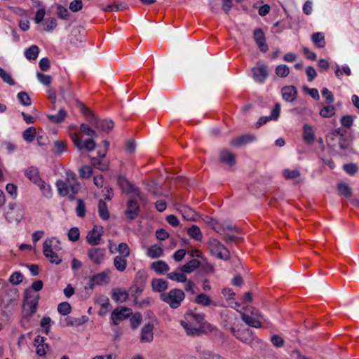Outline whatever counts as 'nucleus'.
<instances>
[{
    "mask_svg": "<svg viewBox=\"0 0 359 359\" xmlns=\"http://www.w3.org/2000/svg\"><path fill=\"white\" fill-rule=\"evenodd\" d=\"M66 175L67 178L65 181L58 180L56 182V187L60 196H67L69 201H74L81 189V184L74 172L69 170L66 172Z\"/></svg>",
    "mask_w": 359,
    "mask_h": 359,
    "instance_id": "obj_1",
    "label": "nucleus"
},
{
    "mask_svg": "<svg viewBox=\"0 0 359 359\" xmlns=\"http://www.w3.org/2000/svg\"><path fill=\"white\" fill-rule=\"evenodd\" d=\"M205 323L204 315L189 311L184 315V320L180 324L188 335L198 336L202 332Z\"/></svg>",
    "mask_w": 359,
    "mask_h": 359,
    "instance_id": "obj_2",
    "label": "nucleus"
},
{
    "mask_svg": "<svg viewBox=\"0 0 359 359\" xmlns=\"http://www.w3.org/2000/svg\"><path fill=\"white\" fill-rule=\"evenodd\" d=\"M79 107L86 119L96 128L105 133H109L114 127V122L111 120H100L95 114L83 103H79Z\"/></svg>",
    "mask_w": 359,
    "mask_h": 359,
    "instance_id": "obj_3",
    "label": "nucleus"
},
{
    "mask_svg": "<svg viewBox=\"0 0 359 359\" xmlns=\"http://www.w3.org/2000/svg\"><path fill=\"white\" fill-rule=\"evenodd\" d=\"M61 249L60 241L55 238H47L43 243V253L52 264H60L62 262V259L57 254V251Z\"/></svg>",
    "mask_w": 359,
    "mask_h": 359,
    "instance_id": "obj_4",
    "label": "nucleus"
},
{
    "mask_svg": "<svg viewBox=\"0 0 359 359\" xmlns=\"http://www.w3.org/2000/svg\"><path fill=\"white\" fill-rule=\"evenodd\" d=\"M185 298L184 292L180 289H172L167 293H161L160 299L172 309H178Z\"/></svg>",
    "mask_w": 359,
    "mask_h": 359,
    "instance_id": "obj_5",
    "label": "nucleus"
},
{
    "mask_svg": "<svg viewBox=\"0 0 359 359\" xmlns=\"http://www.w3.org/2000/svg\"><path fill=\"white\" fill-rule=\"evenodd\" d=\"M25 175L33 183L37 185L43 191V194L46 197H50L51 195V189L50 186L41 180L39 175V169L34 166H30L25 171Z\"/></svg>",
    "mask_w": 359,
    "mask_h": 359,
    "instance_id": "obj_6",
    "label": "nucleus"
},
{
    "mask_svg": "<svg viewBox=\"0 0 359 359\" xmlns=\"http://www.w3.org/2000/svg\"><path fill=\"white\" fill-rule=\"evenodd\" d=\"M208 245L211 254L217 258L225 261L230 259L229 250L217 239L210 238Z\"/></svg>",
    "mask_w": 359,
    "mask_h": 359,
    "instance_id": "obj_7",
    "label": "nucleus"
},
{
    "mask_svg": "<svg viewBox=\"0 0 359 359\" xmlns=\"http://www.w3.org/2000/svg\"><path fill=\"white\" fill-rule=\"evenodd\" d=\"M39 295L32 293V290H27L25 292L24 306L29 308V317H31L37 310Z\"/></svg>",
    "mask_w": 359,
    "mask_h": 359,
    "instance_id": "obj_8",
    "label": "nucleus"
},
{
    "mask_svg": "<svg viewBox=\"0 0 359 359\" xmlns=\"http://www.w3.org/2000/svg\"><path fill=\"white\" fill-rule=\"evenodd\" d=\"M39 295L32 293V290H27L25 292L24 306L29 308V317H31L37 310Z\"/></svg>",
    "mask_w": 359,
    "mask_h": 359,
    "instance_id": "obj_9",
    "label": "nucleus"
},
{
    "mask_svg": "<svg viewBox=\"0 0 359 359\" xmlns=\"http://www.w3.org/2000/svg\"><path fill=\"white\" fill-rule=\"evenodd\" d=\"M72 139L74 146L79 149L81 150L86 149L88 151H92L95 149L96 143L93 138L86 140L83 144L81 143V137L79 134L74 133L72 135Z\"/></svg>",
    "mask_w": 359,
    "mask_h": 359,
    "instance_id": "obj_10",
    "label": "nucleus"
},
{
    "mask_svg": "<svg viewBox=\"0 0 359 359\" xmlns=\"http://www.w3.org/2000/svg\"><path fill=\"white\" fill-rule=\"evenodd\" d=\"M87 255L95 264L100 265L104 259L106 249L93 247L88 250Z\"/></svg>",
    "mask_w": 359,
    "mask_h": 359,
    "instance_id": "obj_11",
    "label": "nucleus"
},
{
    "mask_svg": "<svg viewBox=\"0 0 359 359\" xmlns=\"http://www.w3.org/2000/svg\"><path fill=\"white\" fill-rule=\"evenodd\" d=\"M242 320L249 326L259 328L262 327V323L259 318H262L258 311L255 310L252 312V315L245 313H241Z\"/></svg>",
    "mask_w": 359,
    "mask_h": 359,
    "instance_id": "obj_12",
    "label": "nucleus"
},
{
    "mask_svg": "<svg viewBox=\"0 0 359 359\" xmlns=\"http://www.w3.org/2000/svg\"><path fill=\"white\" fill-rule=\"evenodd\" d=\"M252 74L256 81L263 83L269 75L268 67L264 63L258 62L252 69Z\"/></svg>",
    "mask_w": 359,
    "mask_h": 359,
    "instance_id": "obj_13",
    "label": "nucleus"
},
{
    "mask_svg": "<svg viewBox=\"0 0 359 359\" xmlns=\"http://www.w3.org/2000/svg\"><path fill=\"white\" fill-rule=\"evenodd\" d=\"M132 314L130 309L127 307L116 308L114 309L111 315L113 323L118 325V323L123 320L129 318Z\"/></svg>",
    "mask_w": 359,
    "mask_h": 359,
    "instance_id": "obj_14",
    "label": "nucleus"
},
{
    "mask_svg": "<svg viewBox=\"0 0 359 359\" xmlns=\"http://www.w3.org/2000/svg\"><path fill=\"white\" fill-rule=\"evenodd\" d=\"M103 228L101 226H95L90 230L86 236V241L91 245H97L100 243Z\"/></svg>",
    "mask_w": 359,
    "mask_h": 359,
    "instance_id": "obj_15",
    "label": "nucleus"
},
{
    "mask_svg": "<svg viewBox=\"0 0 359 359\" xmlns=\"http://www.w3.org/2000/svg\"><path fill=\"white\" fill-rule=\"evenodd\" d=\"M253 38L261 52L266 53L268 51L269 46L266 43L265 34L261 28H257L254 30Z\"/></svg>",
    "mask_w": 359,
    "mask_h": 359,
    "instance_id": "obj_16",
    "label": "nucleus"
},
{
    "mask_svg": "<svg viewBox=\"0 0 359 359\" xmlns=\"http://www.w3.org/2000/svg\"><path fill=\"white\" fill-rule=\"evenodd\" d=\"M256 139V136L253 134H245L233 138L230 141V144L236 147H241L255 141Z\"/></svg>",
    "mask_w": 359,
    "mask_h": 359,
    "instance_id": "obj_17",
    "label": "nucleus"
},
{
    "mask_svg": "<svg viewBox=\"0 0 359 359\" xmlns=\"http://www.w3.org/2000/svg\"><path fill=\"white\" fill-rule=\"evenodd\" d=\"M117 184L123 191L133 193L137 196L140 197V191L139 189L133 186L126 177L118 176L117 178Z\"/></svg>",
    "mask_w": 359,
    "mask_h": 359,
    "instance_id": "obj_18",
    "label": "nucleus"
},
{
    "mask_svg": "<svg viewBox=\"0 0 359 359\" xmlns=\"http://www.w3.org/2000/svg\"><path fill=\"white\" fill-rule=\"evenodd\" d=\"M140 211L137 202L134 199H129L127 202V207L125 214L126 217L130 219H135L139 215Z\"/></svg>",
    "mask_w": 359,
    "mask_h": 359,
    "instance_id": "obj_19",
    "label": "nucleus"
},
{
    "mask_svg": "<svg viewBox=\"0 0 359 359\" xmlns=\"http://www.w3.org/2000/svg\"><path fill=\"white\" fill-rule=\"evenodd\" d=\"M281 94L285 101L292 102L297 97V90L294 86H286L282 88Z\"/></svg>",
    "mask_w": 359,
    "mask_h": 359,
    "instance_id": "obj_20",
    "label": "nucleus"
},
{
    "mask_svg": "<svg viewBox=\"0 0 359 359\" xmlns=\"http://www.w3.org/2000/svg\"><path fill=\"white\" fill-rule=\"evenodd\" d=\"M154 326L151 323H147L145 325L142 330L140 334V341L141 342H151L154 339Z\"/></svg>",
    "mask_w": 359,
    "mask_h": 359,
    "instance_id": "obj_21",
    "label": "nucleus"
},
{
    "mask_svg": "<svg viewBox=\"0 0 359 359\" xmlns=\"http://www.w3.org/2000/svg\"><path fill=\"white\" fill-rule=\"evenodd\" d=\"M236 338L248 344H251L254 340L252 332L249 328L239 329Z\"/></svg>",
    "mask_w": 359,
    "mask_h": 359,
    "instance_id": "obj_22",
    "label": "nucleus"
},
{
    "mask_svg": "<svg viewBox=\"0 0 359 359\" xmlns=\"http://www.w3.org/2000/svg\"><path fill=\"white\" fill-rule=\"evenodd\" d=\"M111 298L116 303H123L127 302L129 297V294L121 288L112 289Z\"/></svg>",
    "mask_w": 359,
    "mask_h": 359,
    "instance_id": "obj_23",
    "label": "nucleus"
},
{
    "mask_svg": "<svg viewBox=\"0 0 359 359\" xmlns=\"http://www.w3.org/2000/svg\"><path fill=\"white\" fill-rule=\"evenodd\" d=\"M151 285L154 292L161 294L168 287V282L162 278H153Z\"/></svg>",
    "mask_w": 359,
    "mask_h": 359,
    "instance_id": "obj_24",
    "label": "nucleus"
},
{
    "mask_svg": "<svg viewBox=\"0 0 359 359\" xmlns=\"http://www.w3.org/2000/svg\"><path fill=\"white\" fill-rule=\"evenodd\" d=\"M219 158L221 162L227 164L230 167L236 163L235 155L227 149L222 150L220 152Z\"/></svg>",
    "mask_w": 359,
    "mask_h": 359,
    "instance_id": "obj_25",
    "label": "nucleus"
},
{
    "mask_svg": "<svg viewBox=\"0 0 359 359\" xmlns=\"http://www.w3.org/2000/svg\"><path fill=\"white\" fill-rule=\"evenodd\" d=\"M180 213L184 219L188 221H196L199 215L189 207L184 206L180 210Z\"/></svg>",
    "mask_w": 359,
    "mask_h": 359,
    "instance_id": "obj_26",
    "label": "nucleus"
},
{
    "mask_svg": "<svg viewBox=\"0 0 359 359\" xmlns=\"http://www.w3.org/2000/svg\"><path fill=\"white\" fill-rule=\"evenodd\" d=\"M303 139L304 142L311 144L314 142L315 135L313 128L309 125H304L303 127Z\"/></svg>",
    "mask_w": 359,
    "mask_h": 359,
    "instance_id": "obj_27",
    "label": "nucleus"
},
{
    "mask_svg": "<svg viewBox=\"0 0 359 359\" xmlns=\"http://www.w3.org/2000/svg\"><path fill=\"white\" fill-rule=\"evenodd\" d=\"M67 116V111L65 109H60L57 114L47 115V118L51 123L58 124L62 123Z\"/></svg>",
    "mask_w": 359,
    "mask_h": 359,
    "instance_id": "obj_28",
    "label": "nucleus"
},
{
    "mask_svg": "<svg viewBox=\"0 0 359 359\" xmlns=\"http://www.w3.org/2000/svg\"><path fill=\"white\" fill-rule=\"evenodd\" d=\"M201 265L200 261L196 259L190 260L188 263L181 266L180 270L183 273H191Z\"/></svg>",
    "mask_w": 359,
    "mask_h": 359,
    "instance_id": "obj_29",
    "label": "nucleus"
},
{
    "mask_svg": "<svg viewBox=\"0 0 359 359\" xmlns=\"http://www.w3.org/2000/svg\"><path fill=\"white\" fill-rule=\"evenodd\" d=\"M343 137H344L343 130H341V128H337L330 133V135L327 136V142L330 147H335V144L332 142Z\"/></svg>",
    "mask_w": 359,
    "mask_h": 359,
    "instance_id": "obj_30",
    "label": "nucleus"
},
{
    "mask_svg": "<svg viewBox=\"0 0 359 359\" xmlns=\"http://www.w3.org/2000/svg\"><path fill=\"white\" fill-rule=\"evenodd\" d=\"M147 279V276L146 273L144 271H139L135 274L132 285L144 287Z\"/></svg>",
    "mask_w": 359,
    "mask_h": 359,
    "instance_id": "obj_31",
    "label": "nucleus"
},
{
    "mask_svg": "<svg viewBox=\"0 0 359 359\" xmlns=\"http://www.w3.org/2000/svg\"><path fill=\"white\" fill-rule=\"evenodd\" d=\"M98 213L100 217L103 220H107L109 218L107 203L102 199H100L98 201Z\"/></svg>",
    "mask_w": 359,
    "mask_h": 359,
    "instance_id": "obj_32",
    "label": "nucleus"
},
{
    "mask_svg": "<svg viewBox=\"0 0 359 359\" xmlns=\"http://www.w3.org/2000/svg\"><path fill=\"white\" fill-rule=\"evenodd\" d=\"M114 266L115 269L121 272L126 270L127 266V260L124 257L116 256L114 258Z\"/></svg>",
    "mask_w": 359,
    "mask_h": 359,
    "instance_id": "obj_33",
    "label": "nucleus"
},
{
    "mask_svg": "<svg viewBox=\"0 0 359 359\" xmlns=\"http://www.w3.org/2000/svg\"><path fill=\"white\" fill-rule=\"evenodd\" d=\"M311 40L318 48H324L325 46V35L322 32H316L312 34Z\"/></svg>",
    "mask_w": 359,
    "mask_h": 359,
    "instance_id": "obj_34",
    "label": "nucleus"
},
{
    "mask_svg": "<svg viewBox=\"0 0 359 359\" xmlns=\"http://www.w3.org/2000/svg\"><path fill=\"white\" fill-rule=\"evenodd\" d=\"M39 53V48L36 45L31 46L25 51V55L29 60H35L38 57Z\"/></svg>",
    "mask_w": 359,
    "mask_h": 359,
    "instance_id": "obj_35",
    "label": "nucleus"
},
{
    "mask_svg": "<svg viewBox=\"0 0 359 359\" xmlns=\"http://www.w3.org/2000/svg\"><path fill=\"white\" fill-rule=\"evenodd\" d=\"M93 280H95L96 285L108 283L109 282V272L103 271L93 276Z\"/></svg>",
    "mask_w": 359,
    "mask_h": 359,
    "instance_id": "obj_36",
    "label": "nucleus"
},
{
    "mask_svg": "<svg viewBox=\"0 0 359 359\" xmlns=\"http://www.w3.org/2000/svg\"><path fill=\"white\" fill-rule=\"evenodd\" d=\"M189 236L196 241H201L203 238L200 228L196 225H192L187 231Z\"/></svg>",
    "mask_w": 359,
    "mask_h": 359,
    "instance_id": "obj_37",
    "label": "nucleus"
},
{
    "mask_svg": "<svg viewBox=\"0 0 359 359\" xmlns=\"http://www.w3.org/2000/svg\"><path fill=\"white\" fill-rule=\"evenodd\" d=\"M151 269L158 273H163L169 271V266L163 261H158L151 264Z\"/></svg>",
    "mask_w": 359,
    "mask_h": 359,
    "instance_id": "obj_38",
    "label": "nucleus"
},
{
    "mask_svg": "<svg viewBox=\"0 0 359 359\" xmlns=\"http://www.w3.org/2000/svg\"><path fill=\"white\" fill-rule=\"evenodd\" d=\"M163 250L157 245H151L149 248L147 255L149 257L154 259L161 257L163 255Z\"/></svg>",
    "mask_w": 359,
    "mask_h": 359,
    "instance_id": "obj_39",
    "label": "nucleus"
},
{
    "mask_svg": "<svg viewBox=\"0 0 359 359\" xmlns=\"http://www.w3.org/2000/svg\"><path fill=\"white\" fill-rule=\"evenodd\" d=\"M195 302L203 306H208L212 303L210 297L203 293L199 294L196 296Z\"/></svg>",
    "mask_w": 359,
    "mask_h": 359,
    "instance_id": "obj_40",
    "label": "nucleus"
},
{
    "mask_svg": "<svg viewBox=\"0 0 359 359\" xmlns=\"http://www.w3.org/2000/svg\"><path fill=\"white\" fill-rule=\"evenodd\" d=\"M167 277L172 280H175L179 283H184L187 281V276L183 272H171L167 274Z\"/></svg>",
    "mask_w": 359,
    "mask_h": 359,
    "instance_id": "obj_41",
    "label": "nucleus"
},
{
    "mask_svg": "<svg viewBox=\"0 0 359 359\" xmlns=\"http://www.w3.org/2000/svg\"><path fill=\"white\" fill-rule=\"evenodd\" d=\"M80 131L84 135L90 137V138H95L97 134L95 130H93L88 124L82 123L80 126Z\"/></svg>",
    "mask_w": 359,
    "mask_h": 359,
    "instance_id": "obj_42",
    "label": "nucleus"
},
{
    "mask_svg": "<svg viewBox=\"0 0 359 359\" xmlns=\"http://www.w3.org/2000/svg\"><path fill=\"white\" fill-rule=\"evenodd\" d=\"M337 189L341 195L346 198H349L352 196L351 189L346 184L339 183L337 185Z\"/></svg>",
    "mask_w": 359,
    "mask_h": 359,
    "instance_id": "obj_43",
    "label": "nucleus"
},
{
    "mask_svg": "<svg viewBox=\"0 0 359 359\" xmlns=\"http://www.w3.org/2000/svg\"><path fill=\"white\" fill-rule=\"evenodd\" d=\"M335 114V108L328 104L321 109L320 111V115L323 118H329Z\"/></svg>",
    "mask_w": 359,
    "mask_h": 359,
    "instance_id": "obj_44",
    "label": "nucleus"
},
{
    "mask_svg": "<svg viewBox=\"0 0 359 359\" xmlns=\"http://www.w3.org/2000/svg\"><path fill=\"white\" fill-rule=\"evenodd\" d=\"M283 175L287 180H292L299 177L300 172L298 170L285 169L283 170Z\"/></svg>",
    "mask_w": 359,
    "mask_h": 359,
    "instance_id": "obj_45",
    "label": "nucleus"
},
{
    "mask_svg": "<svg viewBox=\"0 0 359 359\" xmlns=\"http://www.w3.org/2000/svg\"><path fill=\"white\" fill-rule=\"evenodd\" d=\"M36 130L33 127L28 128L23 133V138L28 142H32L34 140Z\"/></svg>",
    "mask_w": 359,
    "mask_h": 359,
    "instance_id": "obj_46",
    "label": "nucleus"
},
{
    "mask_svg": "<svg viewBox=\"0 0 359 359\" xmlns=\"http://www.w3.org/2000/svg\"><path fill=\"white\" fill-rule=\"evenodd\" d=\"M17 97H18L19 102L24 106H29L32 103L31 99H30L29 95L26 92H24V91L20 92L18 94Z\"/></svg>",
    "mask_w": 359,
    "mask_h": 359,
    "instance_id": "obj_47",
    "label": "nucleus"
},
{
    "mask_svg": "<svg viewBox=\"0 0 359 359\" xmlns=\"http://www.w3.org/2000/svg\"><path fill=\"white\" fill-rule=\"evenodd\" d=\"M142 320V314L140 313H135L130 318V324L133 329H136L140 324Z\"/></svg>",
    "mask_w": 359,
    "mask_h": 359,
    "instance_id": "obj_48",
    "label": "nucleus"
},
{
    "mask_svg": "<svg viewBox=\"0 0 359 359\" xmlns=\"http://www.w3.org/2000/svg\"><path fill=\"white\" fill-rule=\"evenodd\" d=\"M79 172L81 178L88 179L93 175V169L88 165H85L79 169Z\"/></svg>",
    "mask_w": 359,
    "mask_h": 359,
    "instance_id": "obj_49",
    "label": "nucleus"
},
{
    "mask_svg": "<svg viewBox=\"0 0 359 359\" xmlns=\"http://www.w3.org/2000/svg\"><path fill=\"white\" fill-rule=\"evenodd\" d=\"M276 74L280 77H286L290 74V69L285 65H278L276 68Z\"/></svg>",
    "mask_w": 359,
    "mask_h": 359,
    "instance_id": "obj_50",
    "label": "nucleus"
},
{
    "mask_svg": "<svg viewBox=\"0 0 359 359\" xmlns=\"http://www.w3.org/2000/svg\"><path fill=\"white\" fill-rule=\"evenodd\" d=\"M72 307L68 302H62L57 306V311L63 316H66L71 312Z\"/></svg>",
    "mask_w": 359,
    "mask_h": 359,
    "instance_id": "obj_51",
    "label": "nucleus"
},
{
    "mask_svg": "<svg viewBox=\"0 0 359 359\" xmlns=\"http://www.w3.org/2000/svg\"><path fill=\"white\" fill-rule=\"evenodd\" d=\"M66 144L62 141H55L53 144V152L55 154H60L65 151Z\"/></svg>",
    "mask_w": 359,
    "mask_h": 359,
    "instance_id": "obj_52",
    "label": "nucleus"
},
{
    "mask_svg": "<svg viewBox=\"0 0 359 359\" xmlns=\"http://www.w3.org/2000/svg\"><path fill=\"white\" fill-rule=\"evenodd\" d=\"M199 357L201 359H219V354L204 349L199 352Z\"/></svg>",
    "mask_w": 359,
    "mask_h": 359,
    "instance_id": "obj_53",
    "label": "nucleus"
},
{
    "mask_svg": "<svg viewBox=\"0 0 359 359\" xmlns=\"http://www.w3.org/2000/svg\"><path fill=\"white\" fill-rule=\"evenodd\" d=\"M144 289V287L134 286V285L131 286L130 290L131 291L133 297H134V302H135V304H137L138 297L142 294Z\"/></svg>",
    "mask_w": 359,
    "mask_h": 359,
    "instance_id": "obj_54",
    "label": "nucleus"
},
{
    "mask_svg": "<svg viewBox=\"0 0 359 359\" xmlns=\"http://www.w3.org/2000/svg\"><path fill=\"white\" fill-rule=\"evenodd\" d=\"M76 213L79 217H83L86 215V205L81 199H77Z\"/></svg>",
    "mask_w": 359,
    "mask_h": 359,
    "instance_id": "obj_55",
    "label": "nucleus"
},
{
    "mask_svg": "<svg viewBox=\"0 0 359 359\" xmlns=\"http://www.w3.org/2000/svg\"><path fill=\"white\" fill-rule=\"evenodd\" d=\"M0 78L2 79V80L8 83L11 86L15 85V81L11 77V74L6 72L3 68L0 67Z\"/></svg>",
    "mask_w": 359,
    "mask_h": 359,
    "instance_id": "obj_56",
    "label": "nucleus"
},
{
    "mask_svg": "<svg viewBox=\"0 0 359 359\" xmlns=\"http://www.w3.org/2000/svg\"><path fill=\"white\" fill-rule=\"evenodd\" d=\"M322 96L325 97V102L327 104H331L334 102V96L331 91L324 88L321 90Z\"/></svg>",
    "mask_w": 359,
    "mask_h": 359,
    "instance_id": "obj_57",
    "label": "nucleus"
},
{
    "mask_svg": "<svg viewBox=\"0 0 359 359\" xmlns=\"http://www.w3.org/2000/svg\"><path fill=\"white\" fill-rule=\"evenodd\" d=\"M117 251L121 255V257L127 258L130 255V249L128 244L126 243H120L118 246Z\"/></svg>",
    "mask_w": 359,
    "mask_h": 359,
    "instance_id": "obj_58",
    "label": "nucleus"
},
{
    "mask_svg": "<svg viewBox=\"0 0 359 359\" xmlns=\"http://www.w3.org/2000/svg\"><path fill=\"white\" fill-rule=\"evenodd\" d=\"M38 80L43 85L48 86L52 82V77L50 75H46L41 72L36 74Z\"/></svg>",
    "mask_w": 359,
    "mask_h": 359,
    "instance_id": "obj_59",
    "label": "nucleus"
},
{
    "mask_svg": "<svg viewBox=\"0 0 359 359\" xmlns=\"http://www.w3.org/2000/svg\"><path fill=\"white\" fill-rule=\"evenodd\" d=\"M53 322L51 318L48 316L43 317L40 322V325L45 329V332L48 334L50 332V327Z\"/></svg>",
    "mask_w": 359,
    "mask_h": 359,
    "instance_id": "obj_60",
    "label": "nucleus"
},
{
    "mask_svg": "<svg viewBox=\"0 0 359 359\" xmlns=\"http://www.w3.org/2000/svg\"><path fill=\"white\" fill-rule=\"evenodd\" d=\"M80 231L77 227H72L69 230L68 238L71 241L75 242L79 239Z\"/></svg>",
    "mask_w": 359,
    "mask_h": 359,
    "instance_id": "obj_61",
    "label": "nucleus"
},
{
    "mask_svg": "<svg viewBox=\"0 0 359 359\" xmlns=\"http://www.w3.org/2000/svg\"><path fill=\"white\" fill-rule=\"evenodd\" d=\"M13 285H18L23 280V275L20 272H14L9 278Z\"/></svg>",
    "mask_w": 359,
    "mask_h": 359,
    "instance_id": "obj_62",
    "label": "nucleus"
},
{
    "mask_svg": "<svg viewBox=\"0 0 359 359\" xmlns=\"http://www.w3.org/2000/svg\"><path fill=\"white\" fill-rule=\"evenodd\" d=\"M69 9L72 12H78L83 8V3L81 0H74L69 4Z\"/></svg>",
    "mask_w": 359,
    "mask_h": 359,
    "instance_id": "obj_63",
    "label": "nucleus"
},
{
    "mask_svg": "<svg viewBox=\"0 0 359 359\" xmlns=\"http://www.w3.org/2000/svg\"><path fill=\"white\" fill-rule=\"evenodd\" d=\"M44 25H46L44 29L49 32L53 30L56 27L57 22L55 18H48L45 20Z\"/></svg>",
    "mask_w": 359,
    "mask_h": 359,
    "instance_id": "obj_64",
    "label": "nucleus"
}]
</instances>
